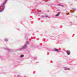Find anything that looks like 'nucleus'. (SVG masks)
Instances as JSON below:
<instances>
[{
    "instance_id": "obj_9",
    "label": "nucleus",
    "mask_w": 77,
    "mask_h": 77,
    "mask_svg": "<svg viewBox=\"0 0 77 77\" xmlns=\"http://www.w3.org/2000/svg\"><path fill=\"white\" fill-rule=\"evenodd\" d=\"M24 57V55L23 54L21 55H20V57Z\"/></svg>"
},
{
    "instance_id": "obj_1",
    "label": "nucleus",
    "mask_w": 77,
    "mask_h": 77,
    "mask_svg": "<svg viewBox=\"0 0 77 77\" xmlns=\"http://www.w3.org/2000/svg\"><path fill=\"white\" fill-rule=\"evenodd\" d=\"M7 1H8V0H5L4 2L3 3L2 5L1 6V7L2 8V10H0V12H3V10H4V9L5 8V4L6 3V2H7Z\"/></svg>"
},
{
    "instance_id": "obj_3",
    "label": "nucleus",
    "mask_w": 77,
    "mask_h": 77,
    "mask_svg": "<svg viewBox=\"0 0 77 77\" xmlns=\"http://www.w3.org/2000/svg\"><path fill=\"white\" fill-rule=\"evenodd\" d=\"M48 17V16L47 15H42V18H45V17Z\"/></svg>"
},
{
    "instance_id": "obj_10",
    "label": "nucleus",
    "mask_w": 77,
    "mask_h": 77,
    "mask_svg": "<svg viewBox=\"0 0 77 77\" xmlns=\"http://www.w3.org/2000/svg\"><path fill=\"white\" fill-rule=\"evenodd\" d=\"M72 10L73 11H76V9L75 8H72Z\"/></svg>"
},
{
    "instance_id": "obj_7",
    "label": "nucleus",
    "mask_w": 77,
    "mask_h": 77,
    "mask_svg": "<svg viewBox=\"0 0 77 77\" xmlns=\"http://www.w3.org/2000/svg\"><path fill=\"white\" fill-rule=\"evenodd\" d=\"M59 14H60L59 13L57 14L56 15V17H58V16L59 15Z\"/></svg>"
},
{
    "instance_id": "obj_4",
    "label": "nucleus",
    "mask_w": 77,
    "mask_h": 77,
    "mask_svg": "<svg viewBox=\"0 0 77 77\" xmlns=\"http://www.w3.org/2000/svg\"><path fill=\"white\" fill-rule=\"evenodd\" d=\"M66 53L68 55H69L70 54V51H67Z\"/></svg>"
},
{
    "instance_id": "obj_11",
    "label": "nucleus",
    "mask_w": 77,
    "mask_h": 77,
    "mask_svg": "<svg viewBox=\"0 0 77 77\" xmlns=\"http://www.w3.org/2000/svg\"><path fill=\"white\" fill-rule=\"evenodd\" d=\"M29 44V42H26V44Z\"/></svg>"
},
{
    "instance_id": "obj_8",
    "label": "nucleus",
    "mask_w": 77,
    "mask_h": 77,
    "mask_svg": "<svg viewBox=\"0 0 77 77\" xmlns=\"http://www.w3.org/2000/svg\"><path fill=\"white\" fill-rule=\"evenodd\" d=\"M4 41H6V42H7V41H8V40L7 39H5Z\"/></svg>"
},
{
    "instance_id": "obj_14",
    "label": "nucleus",
    "mask_w": 77,
    "mask_h": 77,
    "mask_svg": "<svg viewBox=\"0 0 77 77\" xmlns=\"http://www.w3.org/2000/svg\"><path fill=\"white\" fill-rule=\"evenodd\" d=\"M47 0V1H48V0Z\"/></svg>"
},
{
    "instance_id": "obj_12",
    "label": "nucleus",
    "mask_w": 77,
    "mask_h": 77,
    "mask_svg": "<svg viewBox=\"0 0 77 77\" xmlns=\"http://www.w3.org/2000/svg\"><path fill=\"white\" fill-rule=\"evenodd\" d=\"M61 6L62 7H63V5H61Z\"/></svg>"
},
{
    "instance_id": "obj_2",
    "label": "nucleus",
    "mask_w": 77,
    "mask_h": 77,
    "mask_svg": "<svg viewBox=\"0 0 77 77\" xmlns=\"http://www.w3.org/2000/svg\"><path fill=\"white\" fill-rule=\"evenodd\" d=\"M27 47L26 45H24L23 46L22 48H20L19 49L20 51H22V50H23L24 49H25Z\"/></svg>"
},
{
    "instance_id": "obj_6",
    "label": "nucleus",
    "mask_w": 77,
    "mask_h": 77,
    "mask_svg": "<svg viewBox=\"0 0 77 77\" xmlns=\"http://www.w3.org/2000/svg\"><path fill=\"white\" fill-rule=\"evenodd\" d=\"M55 51H58V52H59L60 51H58V49H55Z\"/></svg>"
},
{
    "instance_id": "obj_5",
    "label": "nucleus",
    "mask_w": 77,
    "mask_h": 77,
    "mask_svg": "<svg viewBox=\"0 0 77 77\" xmlns=\"http://www.w3.org/2000/svg\"><path fill=\"white\" fill-rule=\"evenodd\" d=\"M64 69H65V70H70V69H69V68H65Z\"/></svg>"
},
{
    "instance_id": "obj_13",
    "label": "nucleus",
    "mask_w": 77,
    "mask_h": 77,
    "mask_svg": "<svg viewBox=\"0 0 77 77\" xmlns=\"http://www.w3.org/2000/svg\"><path fill=\"white\" fill-rule=\"evenodd\" d=\"M68 14H69V13H68Z\"/></svg>"
}]
</instances>
